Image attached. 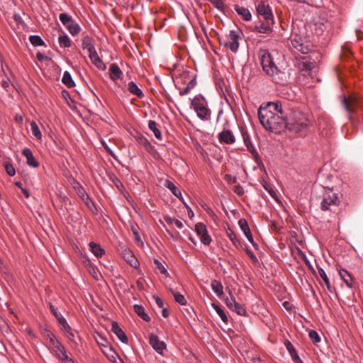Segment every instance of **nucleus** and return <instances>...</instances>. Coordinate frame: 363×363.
Instances as JSON below:
<instances>
[{
    "label": "nucleus",
    "mask_w": 363,
    "mask_h": 363,
    "mask_svg": "<svg viewBox=\"0 0 363 363\" xmlns=\"http://www.w3.org/2000/svg\"><path fill=\"white\" fill-rule=\"evenodd\" d=\"M308 335L314 344H316L320 341L318 334L315 330H310Z\"/></svg>",
    "instance_id": "obj_47"
},
{
    "label": "nucleus",
    "mask_w": 363,
    "mask_h": 363,
    "mask_svg": "<svg viewBox=\"0 0 363 363\" xmlns=\"http://www.w3.org/2000/svg\"><path fill=\"white\" fill-rule=\"evenodd\" d=\"M195 84H196V82H195V80H194V79H192V80H191V81L189 82V83L188 84V85H187V86H190V89H193V88H194V86H195Z\"/></svg>",
    "instance_id": "obj_63"
},
{
    "label": "nucleus",
    "mask_w": 363,
    "mask_h": 363,
    "mask_svg": "<svg viewBox=\"0 0 363 363\" xmlns=\"http://www.w3.org/2000/svg\"><path fill=\"white\" fill-rule=\"evenodd\" d=\"M342 104H343L345 109L348 113H352L355 110L356 105L357 104V100L354 96H350L347 99L344 96L342 100Z\"/></svg>",
    "instance_id": "obj_15"
},
{
    "label": "nucleus",
    "mask_w": 363,
    "mask_h": 363,
    "mask_svg": "<svg viewBox=\"0 0 363 363\" xmlns=\"http://www.w3.org/2000/svg\"><path fill=\"white\" fill-rule=\"evenodd\" d=\"M230 294H231L230 293ZM225 303L230 309L234 310L233 307L237 302H236L235 298L233 297V296L230 295V298H225Z\"/></svg>",
    "instance_id": "obj_48"
},
{
    "label": "nucleus",
    "mask_w": 363,
    "mask_h": 363,
    "mask_svg": "<svg viewBox=\"0 0 363 363\" xmlns=\"http://www.w3.org/2000/svg\"><path fill=\"white\" fill-rule=\"evenodd\" d=\"M149 342L153 349L159 354H162L163 350L166 348V344L163 341H160L155 335L151 334L150 335Z\"/></svg>",
    "instance_id": "obj_11"
},
{
    "label": "nucleus",
    "mask_w": 363,
    "mask_h": 363,
    "mask_svg": "<svg viewBox=\"0 0 363 363\" xmlns=\"http://www.w3.org/2000/svg\"><path fill=\"white\" fill-rule=\"evenodd\" d=\"M258 118L264 128L270 132L280 133L286 128V115L280 101L262 104L258 109Z\"/></svg>",
    "instance_id": "obj_1"
},
{
    "label": "nucleus",
    "mask_w": 363,
    "mask_h": 363,
    "mask_svg": "<svg viewBox=\"0 0 363 363\" xmlns=\"http://www.w3.org/2000/svg\"><path fill=\"white\" fill-rule=\"evenodd\" d=\"M89 59L92 62V63L99 69H104L105 68V65L102 60L99 57L96 51L93 52L92 53L88 55Z\"/></svg>",
    "instance_id": "obj_25"
},
{
    "label": "nucleus",
    "mask_w": 363,
    "mask_h": 363,
    "mask_svg": "<svg viewBox=\"0 0 363 363\" xmlns=\"http://www.w3.org/2000/svg\"><path fill=\"white\" fill-rule=\"evenodd\" d=\"M339 274H340V276L341 277V278L345 281V283L347 284V286L348 287H350V288H352V287L353 278L351 276V274H349L347 272V271H346L345 269H340L339 271Z\"/></svg>",
    "instance_id": "obj_30"
},
{
    "label": "nucleus",
    "mask_w": 363,
    "mask_h": 363,
    "mask_svg": "<svg viewBox=\"0 0 363 363\" xmlns=\"http://www.w3.org/2000/svg\"><path fill=\"white\" fill-rule=\"evenodd\" d=\"M234 9L237 13L241 16L244 21H250L252 19V14L248 9L238 5H235Z\"/></svg>",
    "instance_id": "obj_21"
},
{
    "label": "nucleus",
    "mask_w": 363,
    "mask_h": 363,
    "mask_svg": "<svg viewBox=\"0 0 363 363\" xmlns=\"http://www.w3.org/2000/svg\"><path fill=\"white\" fill-rule=\"evenodd\" d=\"M200 239L201 242L203 243L204 245H209L211 242V238L207 232L201 235L200 236Z\"/></svg>",
    "instance_id": "obj_50"
},
{
    "label": "nucleus",
    "mask_w": 363,
    "mask_h": 363,
    "mask_svg": "<svg viewBox=\"0 0 363 363\" xmlns=\"http://www.w3.org/2000/svg\"><path fill=\"white\" fill-rule=\"evenodd\" d=\"M116 188L121 191L122 192L125 197L127 198V196L125 195V194L123 192V191L125 190V187L123 186V183H116Z\"/></svg>",
    "instance_id": "obj_57"
},
{
    "label": "nucleus",
    "mask_w": 363,
    "mask_h": 363,
    "mask_svg": "<svg viewBox=\"0 0 363 363\" xmlns=\"http://www.w3.org/2000/svg\"><path fill=\"white\" fill-rule=\"evenodd\" d=\"M60 360H62V363H74L73 360L67 356V354H65V357H62Z\"/></svg>",
    "instance_id": "obj_55"
},
{
    "label": "nucleus",
    "mask_w": 363,
    "mask_h": 363,
    "mask_svg": "<svg viewBox=\"0 0 363 363\" xmlns=\"http://www.w3.org/2000/svg\"><path fill=\"white\" fill-rule=\"evenodd\" d=\"M233 309L234 310H233V311L236 312L240 315H246L245 309L243 308V306L242 305H240L238 302L234 306Z\"/></svg>",
    "instance_id": "obj_45"
},
{
    "label": "nucleus",
    "mask_w": 363,
    "mask_h": 363,
    "mask_svg": "<svg viewBox=\"0 0 363 363\" xmlns=\"http://www.w3.org/2000/svg\"><path fill=\"white\" fill-rule=\"evenodd\" d=\"M195 230L199 236H201V235L207 232L206 225L202 223H199L196 225Z\"/></svg>",
    "instance_id": "obj_43"
},
{
    "label": "nucleus",
    "mask_w": 363,
    "mask_h": 363,
    "mask_svg": "<svg viewBox=\"0 0 363 363\" xmlns=\"http://www.w3.org/2000/svg\"><path fill=\"white\" fill-rule=\"evenodd\" d=\"M62 82L68 88H72L75 86V82L68 71L64 72Z\"/></svg>",
    "instance_id": "obj_28"
},
{
    "label": "nucleus",
    "mask_w": 363,
    "mask_h": 363,
    "mask_svg": "<svg viewBox=\"0 0 363 363\" xmlns=\"http://www.w3.org/2000/svg\"><path fill=\"white\" fill-rule=\"evenodd\" d=\"M110 77L113 80L118 79L121 77L122 74V72L119 67L116 64H113L111 65L109 68Z\"/></svg>",
    "instance_id": "obj_27"
},
{
    "label": "nucleus",
    "mask_w": 363,
    "mask_h": 363,
    "mask_svg": "<svg viewBox=\"0 0 363 363\" xmlns=\"http://www.w3.org/2000/svg\"><path fill=\"white\" fill-rule=\"evenodd\" d=\"M128 89L132 94H134L139 98H141L143 96V93L142 90L133 82H130L128 83Z\"/></svg>",
    "instance_id": "obj_29"
},
{
    "label": "nucleus",
    "mask_w": 363,
    "mask_h": 363,
    "mask_svg": "<svg viewBox=\"0 0 363 363\" xmlns=\"http://www.w3.org/2000/svg\"><path fill=\"white\" fill-rule=\"evenodd\" d=\"M4 168H5V170L6 172V173L9 176H14L15 175L16 170H15V168L13 167V166L12 164H11L9 162H5L4 163Z\"/></svg>",
    "instance_id": "obj_46"
},
{
    "label": "nucleus",
    "mask_w": 363,
    "mask_h": 363,
    "mask_svg": "<svg viewBox=\"0 0 363 363\" xmlns=\"http://www.w3.org/2000/svg\"><path fill=\"white\" fill-rule=\"evenodd\" d=\"M89 247L91 252L97 257H101L105 253L104 250L99 245L94 242L89 243Z\"/></svg>",
    "instance_id": "obj_26"
},
{
    "label": "nucleus",
    "mask_w": 363,
    "mask_h": 363,
    "mask_svg": "<svg viewBox=\"0 0 363 363\" xmlns=\"http://www.w3.org/2000/svg\"><path fill=\"white\" fill-rule=\"evenodd\" d=\"M291 44L297 51L307 54L311 50V44L304 34H298L295 28L293 29L291 35Z\"/></svg>",
    "instance_id": "obj_5"
},
{
    "label": "nucleus",
    "mask_w": 363,
    "mask_h": 363,
    "mask_svg": "<svg viewBox=\"0 0 363 363\" xmlns=\"http://www.w3.org/2000/svg\"><path fill=\"white\" fill-rule=\"evenodd\" d=\"M1 85L4 88L6 89L9 86V82L7 80H3L1 82Z\"/></svg>",
    "instance_id": "obj_62"
},
{
    "label": "nucleus",
    "mask_w": 363,
    "mask_h": 363,
    "mask_svg": "<svg viewBox=\"0 0 363 363\" xmlns=\"http://www.w3.org/2000/svg\"><path fill=\"white\" fill-rule=\"evenodd\" d=\"M286 128L290 131L298 133L308 127L309 119L305 113L301 111H294L289 120H286Z\"/></svg>",
    "instance_id": "obj_3"
},
{
    "label": "nucleus",
    "mask_w": 363,
    "mask_h": 363,
    "mask_svg": "<svg viewBox=\"0 0 363 363\" xmlns=\"http://www.w3.org/2000/svg\"><path fill=\"white\" fill-rule=\"evenodd\" d=\"M154 298H155V303L158 306V307L163 308L164 304H163L162 300L158 296H154Z\"/></svg>",
    "instance_id": "obj_56"
},
{
    "label": "nucleus",
    "mask_w": 363,
    "mask_h": 363,
    "mask_svg": "<svg viewBox=\"0 0 363 363\" xmlns=\"http://www.w3.org/2000/svg\"><path fill=\"white\" fill-rule=\"evenodd\" d=\"M325 189L323 193V198L321 202V209L323 211H328L330 209V206H336L338 203L337 195L333 191V187L329 186H323Z\"/></svg>",
    "instance_id": "obj_6"
},
{
    "label": "nucleus",
    "mask_w": 363,
    "mask_h": 363,
    "mask_svg": "<svg viewBox=\"0 0 363 363\" xmlns=\"http://www.w3.org/2000/svg\"><path fill=\"white\" fill-rule=\"evenodd\" d=\"M263 71L277 84H284L286 82L287 76L285 72L279 69L275 65L272 54L265 49H261L258 52Z\"/></svg>",
    "instance_id": "obj_2"
},
{
    "label": "nucleus",
    "mask_w": 363,
    "mask_h": 363,
    "mask_svg": "<svg viewBox=\"0 0 363 363\" xmlns=\"http://www.w3.org/2000/svg\"><path fill=\"white\" fill-rule=\"evenodd\" d=\"M22 154L26 158V162L29 166L32 167H37L38 166L39 164L38 161L35 160L32 151L29 148H24L22 151Z\"/></svg>",
    "instance_id": "obj_18"
},
{
    "label": "nucleus",
    "mask_w": 363,
    "mask_h": 363,
    "mask_svg": "<svg viewBox=\"0 0 363 363\" xmlns=\"http://www.w3.org/2000/svg\"><path fill=\"white\" fill-rule=\"evenodd\" d=\"M164 219L165 222H166L167 223H168V224H173V223H174V221H175V220H176L175 218H172V217H170V216H165V217L164 218Z\"/></svg>",
    "instance_id": "obj_58"
},
{
    "label": "nucleus",
    "mask_w": 363,
    "mask_h": 363,
    "mask_svg": "<svg viewBox=\"0 0 363 363\" xmlns=\"http://www.w3.org/2000/svg\"><path fill=\"white\" fill-rule=\"evenodd\" d=\"M220 143L225 144H233L235 142V138L233 132L230 130H223L218 134Z\"/></svg>",
    "instance_id": "obj_12"
},
{
    "label": "nucleus",
    "mask_w": 363,
    "mask_h": 363,
    "mask_svg": "<svg viewBox=\"0 0 363 363\" xmlns=\"http://www.w3.org/2000/svg\"><path fill=\"white\" fill-rule=\"evenodd\" d=\"M30 43L34 46H40L44 44L43 40L39 35H33L29 38Z\"/></svg>",
    "instance_id": "obj_40"
},
{
    "label": "nucleus",
    "mask_w": 363,
    "mask_h": 363,
    "mask_svg": "<svg viewBox=\"0 0 363 363\" xmlns=\"http://www.w3.org/2000/svg\"><path fill=\"white\" fill-rule=\"evenodd\" d=\"M242 138L245 145L247 147V150L253 155L255 157H257L258 156V153L255 149V147L253 146L252 143H251L250 138L249 135L246 133H242Z\"/></svg>",
    "instance_id": "obj_23"
},
{
    "label": "nucleus",
    "mask_w": 363,
    "mask_h": 363,
    "mask_svg": "<svg viewBox=\"0 0 363 363\" xmlns=\"http://www.w3.org/2000/svg\"><path fill=\"white\" fill-rule=\"evenodd\" d=\"M263 186L269 193L272 197H273L275 200H278L276 191L272 189L271 183H263Z\"/></svg>",
    "instance_id": "obj_42"
},
{
    "label": "nucleus",
    "mask_w": 363,
    "mask_h": 363,
    "mask_svg": "<svg viewBox=\"0 0 363 363\" xmlns=\"http://www.w3.org/2000/svg\"><path fill=\"white\" fill-rule=\"evenodd\" d=\"M241 35L242 32L240 30H231L226 36L227 40L223 43L224 46L235 53L239 48V40Z\"/></svg>",
    "instance_id": "obj_7"
},
{
    "label": "nucleus",
    "mask_w": 363,
    "mask_h": 363,
    "mask_svg": "<svg viewBox=\"0 0 363 363\" xmlns=\"http://www.w3.org/2000/svg\"><path fill=\"white\" fill-rule=\"evenodd\" d=\"M265 23H260L255 26L256 31L260 33L269 34L272 32L274 20L265 21Z\"/></svg>",
    "instance_id": "obj_14"
},
{
    "label": "nucleus",
    "mask_w": 363,
    "mask_h": 363,
    "mask_svg": "<svg viewBox=\"0 0 363 363\" xmlns=\"http://www.w3.org/2000/svg\"><path fill=\"white\" fill-rule=\"evenodd\" d=\"M82 47L84 50H86L88 55L96 51L93 40L88 35L84 36L82 40Z\"/></svg>",
    "instance_id": "obj_20"
},
{
    "label": "nucleus",
    "mask_w": 363,
    "mask_h": 363,
    "mask_svg": "<svg viewBox=\"0 0 363 363\" xmlns=\"http://www.w3.org/2000/svg\"><path fill=\"white\" fill-rule=\"evenodd\" d=\"M124 259L133 267L137 268L139 262L135 255L129 249H125L123 253Z\"/></svg>",
    "instance_id": "obj_17"
},
{
    "label": "nucleus",
    "mask_w": 363,
    "mask_h": 363,
    "mask_svg": "<svg viewBox=\"0 0 363 363\" xmlns=\"http://www.w3.org/2000/svg\"><path fill=\"white\" fill-rule=\"evenodd\" d=\"M178 228L182 229L183 228V223L179 220H175L174 223Z\"/></svg>",
    "instance_id": "obj_60"
},
{
    "label": "nucleus",
    "mask_w": 363,
    "mask_h": 363,
    "mask_svg": "<svg viewBox=\"0 0 363 363\" xmlns=\"http://www.w3.org/2000/svg\"><path fill=\"white\" fill-rule=\"evenodd\" d=\"M133 309L135 313H137L141 318L145 321H150V318L145 313L144 308L140 305H134Z\"/></svg>",
    "instance_id": "obj_34"
},
{
    "label": "nucleus",
    "mask_w": 363,
    "mask_h": 363,
    "mask_svg": "<svg viewBox=\"0 0 363 363\" xmlns=\"http://www.w3.org/2000/svg\"><path fill=\"white\" fill-rule=\"evenodd\" d=\"M285 346L288 350V352H289V354H291V357L292 358V359L296 362V363H303L301 359L299 358L294 347L293 346V345L289 342V341H286L285 342Z\"/></svg>",
    "instance_id": "obj_24"
},
{
    "label": "nucleus",
    "mask_w": 363,
    "mask_h": 363,
    "mask_svg": "<svg viewBox=\"0 0 363 363\" xmlns=\"http://www.w3.org/2000/svg\"><path fill=\"white\" fill-rule=\"evenodd\" d=\"M111 331L123 343L128 342V337L123 330L119 327L118 324L113 321L111 323Z\"/></svg>",
    "instance_id": "obj_16"
},
{
    "label": "nucleus",
    "mask_w": 363,
    "mask_h": 363,
    "mask_svg": "<svg viewBox=\"0 0 363 363\" xmlns=\"http://www.w3.org/2000/svg\"><path fill=\"white\" fill-rule=\"evenodd\" d=\"M191 105L201 120L208 121L211 118V111L208 108L207 102L203 96H196L191 100Z\"/></svg>",
    "instance_id": "obj_4"
},
{
    "label": "nucleus",
    "mask_w": 363,
    "mask_h": 363,
    "mask_svg": "<svg viewBox=\"0 0 363 363\" xmlns=\"http://www.w3.org/2000/svg\"><path fill=\"white\" fill-rule=\"evenodd\" d=\"M50 345L52 350V352L55 354V355L60 359L62 357H65L66 351L65 347L62 345V344L55 338V337L52 335L50 337Z\"/></svg>",
    "instance_id": "obj_9"
},
{
    "label": "nucleus",
    "mask_w": 363,
    "mask_h": 363,
    "mask_svg": "<svg viewBox=\"0 0 363 363\" xmlns=\"http://www.w3.org/2000/svg\"><path fill=\"white\" fill-rule=\"evenodd\" d=\"M59 19L72 35H77L80 32L81 28L79 25L67 13H61L59 15Z\"/></svg>",
    "instance_id": "obj_8"
},
{
    "label": "nucleus",
    "mask_w": 363,
    "mask_h": 363,
    "mask_svg": "<svg viewBox=\"0 0 363 363\" xmlns=\"http://www.w3.org/2000/svg\"><path fill=\"white\" fill-rule=\"evenodd\" d=\"M60 323L62 325L65 331L69 333L71 330V328L67 323L66 320L64 318H62L61 320H60Z\"/></svg>",
    "instance_id": "obj_53"
},
{
    "label": "nucleus",
    "mask_w": 363,
    "mask_h": 363,
    "mask_svg": "<svg viewBox=\"0 0 363 363\" xmlns=\"http://www.w3.org/2000/svg\"><path fill=\"white\" fill-rule=\"evenodd\" d=\"M165 186L168 188L176 197L179 199L181 201H183L181 191L174 185V183H165Z\"/></svg>",
    "instance_id": "obj_35"
},
{
    "label": "nucleus",
    "mask_w": 363,
    "mask_h": 363,
    "mask_svg": "<svg viewBox=\"0 0 363 363\" xmlns=\"http://www.w3.org/2000/svg\"><path fill=\"white\" fill-rule=\"evenodd\" d=\"M233 190L238 196H242L245 192L242 186H241L240 185H235L233 188Z\"/></svg>",
    "instance_id": "obj_52"
},
{
    "label": "nucleus",
    "mask_w": 363,
    "mask_h": 363,
    "mask_svg": "<svg viewBox=\"0 0 363 363\" xmlns=\"http://www.w3.org/2000/svg\"><path fill=\"white\" fill-rule=\"evenodd\" d=\"M155 264L156 265L157 269L160 271V272L161 274H167V269L163 267V265L158 260H155Z\"/></svg>",
    "instance_id": "obj_51"
},
{
    "label": "nucleus",
    "mask_w": 363,
    "mask_h": 363,
    "mask_svg": "<svg viewBox=\"0 0 363 363\" xmlns=\"http://www.w3.org/2000/svg\"><path fill=\"white\" fill-rule=\"evenodd\" d=\"M137 141L143 145L147 150H149L150 148H152V145L148 140L143 136H138L137 138Z\"/></svg>",
    "instance_id": "obj_41"
},
{
    "label": "nucleus",
    "mask_w": 363,
    "mask_h": 363,
    "mask_svg": "<svg viewBox=\"0 0 363 363\" xmlns=\"http://www.w3.org/2000/svg\"><path fill=\"white\" fill-rule=\"evenodd\" d=\"M16 186L21 189L22 193L25 195L26 198L29 197L28 191L23 186V183H16Z\"/></svg>",
    "instance_id": "obj_54"
},
{
    "label": "nucleus",
    "mask_w": 363,
    "mask_h": 363,
    "mask_svg": "<svg viewBox=\"0 0 363 363\" xmlns=\"http://www.w3.org/2000/svg\"><path fill=\"white\" fill-rule=\"evenodd\" d=\"M238 225H239L240 229L242 230V232L245 235L248 241L250 242L252 244H254L252 235L250 232V230L248 226L247 220L245 219H240L238 221Z\"/></svg>",
    "instance_id": "obj_19"
},
{
    "label": "nucleus",
    "mask_w": 363,
    "mask_h": 363,
    "mask_svg": "<svg viewBox=\"0 0 363 363\" xmlns=\"http://www.w3.org/2000/svg\"><path fill=\"white\" fill-rule=\"evenodd\" d=\"M318 271L319 276L322 278V279L325 283L328 290L330 291H332L333 287L330 283V281H329L325 271L322 268H318Z\"/></svg>",
    "instance_id": "obj_39"
},
{
    "label": "nucleus",
    "mask_w": 363,
    "mask_h": 363,
    "mask_svg": "<svg viewBox=\"0 0 363 363\" xmlns=\"http://www.w3.org/2000/svg\"><path fill=\"white\" fill-rule=\"evenodd\" d=\"M30 130L32 135L38 140H41L42 139V133L38 125V124L35 121H32L30 123Z\"/></svg>",
    "instance_id": "obj_33"
},
{
    "label": "nucleus",
    "mask_w": 363,
    "mask_h": 363,
    "mask_svg": "<svg viewBox=\"0 0 363 363\" xmlns=\"http://www.w3.org/2000/svg\"><path fill=\"white\" fill-rule=\"evenodd\" d=\"M215 8L221 12H224L225 6L222 0H210Z\"/></svg>",
    "instance_id": "obj_44"
},
{
    "label": "nucleus",
    "mask_w": 363,
    "mask_h": 363,
    "mask_svg": "<svg viewBox=\"0 0 363 363\" xmlns=\"http://www.w3.org/2000/svg\"><path fill=\"white\" fill-rule=\"evenodd\" d=\"M190 90H191L190 86H186L184 89L180 91V94L181 95H186V94H187L189 92Z\"/></svg>",
    "instance_id": "obj_59"
},
{
    "label": "nucleus",
    "mask_w": 363,
    "mask_h": 363,
    "mask_svg": "<svg viewBox=\"0 0 363 363\" xmlns=\"http://www.w3.org/2000/svg\"><path fill=\"white\" fill-rule=\"evenodd\" d=\"M162 316L164 318H167L169 315V313L167 308H163L162 311Z\"/></svg>",
    "instance_id": "obj_61"
},
{
    "label": "nucleus",
    "mask_w": 363,
    "mask_h": 363,
    "mask_svg": "<svg viewBox=\"0 0 363 363\" xmlns=\"http://www.w3.org/2000/svg\"><path fill=\"white\" fill-rule=\"evenodd\" d=\"M227 235L229 239L233 242V243L236 245L238 242V240L237 239L235 233L230 229L227 230Z\"/></svg>",
    "instance_id": "obj_49"
},
{
    "label": "nucleus",
    "mask_w": 363,
    "mask_h": 363,
    "mask_svg": "<svg viewBox=\"0 0 363 363\" xmlns=\"http://www.w3.org/2000/svg\"><path fill=\"white\" fill-rule=\"evenodd\" d=\"M326 23L327 21L324 18H319L311 26V30H313L317 35H320L327 28Z\"/></svg>",
    "instance_id": "obj_13"
},
{
    "label": "nucleus",
    "mask_w": 363,
    "mask_h": 363,
    "mask_svg": "<svg viewBox=\"0 0 363 363\" xmlns=\"http://www.w3.org/2000/svg\"><path fill=\"white\" fill-rule=\"evenodd\" d=\"M148 128L152 131L155 138L159 140H162V133L160 130L158 128V125L154 121H149Z\"/></svg>",
    "instance_id": "obj_32"
},
{
    "label": "nucleus",
    "mask_w": 363,
    "mask_h": 363,
    "mask_svg": "<svg viewBox=\"0 0 363 363\" xmlns=\"http://www.w3.org/2000/svg\"><path fill=\"white\" fill-rule=\"evenodd\" d=\"M169 291H171L172 294L173 295L174 300L181 305H186V300L184 298V296L181 294L180 293L173 290L172 289H170Z\"/></svg>",
    "instance_id": "obj_37"
},
{
    "label": "nucleus",
    "mask_w": 363,
    "mask_h": 363,
    "mask_svg": "<svg viewBox=\"0 0 363 363\" xmlns=\"http://www.w3.org/2000/svg\"><path fill=\"white\" fill-rule=\"evenodd\" d=\"M256 11L257 14L262 16L265 21L274 20L269 6L263 1H260L256 5Z\"/></svg>",
    "instance_id": "obj_10"
},
{
    "label": "nucleus",
    "mask_w": 363,
    "mask_h": 363,
    "mask_svg": "<svg viewBox=\"0 0 363 363\" xmlns=\"http://www.w3.org/2000/svg\"><path fill=\"white\" fill-rule=\"evenodd\" d=\"M58 42L62 48H69L70 47V39L66 34L60 35L58 38Z\"/></svg>",
    "instance_id": "obj_38"
},
{
    "label": "nucleus",
    "mask_w": 363,
    "mask_h": 363,
    "mask_svg": "<svg viewBox=\"0 0 363 363\" xmlns=\"http://www.w3.org/2000/svg\"><path fill=\"white\" fill-rule=\"evenodd\" d=\"M211 286L218 296L220 297L223 294V287L220 281L214 279L211 281Z\"/></svg>",
    "instance_id": "obj_31"
},
{
    "label": "nucleus",
    "mask_w": 363,
    "mask_h": 363,
    "mask_svg": "<svg viewBox=\"0 0 363 363\" xmlns=\"http://www.w3.org/2000/svg\"><path fill=\"white\" fill-rule=\"evenodd\" d=\"M211 306L213 308V309L216 311L218 315L220 316L221 320L227 323L228 321V318L224 311L216 303H212Z\"/></svg>",
    "instance_id": "obj_36"
},
{
    "label": "nucleus",
    "mask_w": 363,
    "mask_h": 363,
    "mask_svg": "<svg viewBox=\"0 0 363 363\" xmlns=\"http://www.w3.org/2000/svg\"><path fill=\"white\" fill-rule=\"evenodd\" d=\"M247 255H249L252 259H256L255 256L254 255V254H253L251 251L248 250V251L247 252Z\"/></svg>",
    "instance_id": "obj_64"
},
{
    "label": "nucleus",
    "mask_w": 363,
    "mask_h": 363,
    "mask_svg": "<svg viewBox=\"0 0 363 363\" xmlns=\"http://www.w3.org/2000/svg\"><path fill=\"white\" fill-rule=\"evenodd\" d=\"M74 189L77 191L78 196L84 201L88 206L91 201L90 198L87 195L84 189L80 185V183H74Z\"/></svg>",
    "instance_id": "obj_22"
}]
</instances>
